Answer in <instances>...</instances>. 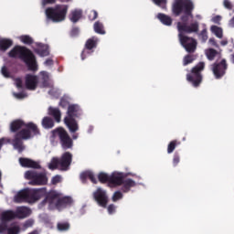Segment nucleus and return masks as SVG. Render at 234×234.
<instances>
[{"mask_svg": "<svg viewBox=\"0 0 234 234\" xmlns=\"http://www.w3.org/2000/svg\"><path fill=\"white\" fill-rule=\"evenodd\" d=\"M30 208L27 207H18L15 212L16 218H27V217H30Z\"/></svg>", "mask_w": 234, "mask_h": 234, "instance_id": "obj_24", "label": "nucleus"}, {"mask_svg": "<svg viewBox=\"0 0 234 234\" xmlns=\"http://www.w3.org/2000/svg\"><path fill=\"white\" fill-rule=\"evenodd\" d=\"M72 164V154L70 152H65L60 158L53 157L48 165L49 169H60V171H69Z\"/></svg>", "mask_w": 234, "mask_h": 234, "instance_id": "obj_4", "label": "nucleus"}, {"mask_svg": "<svg viewBox=\"0 0 234 234\" xmlns=\"http://www.w3.org/2000/svg\"><path fill=\"white\" fill-rule=\"evenodd\" d=\"M8 58L21 59L31 72H37V60L34 52L24 46H15L8 53Z\"/></svg>", "mask_w": 234, "mask_h": 234, "instance_id": "obj_2", "label": "nucleus"}, {"mask_svg": "<svg viewBox=\"0 0 234 234\" xmlns=\"http://www.w3.org/2000/svg\"><path fill=\"white\" fill-rule=\"evenodd\" d=\"M26 125L27 123H25V121L21 119L15 120L10 123V131L11 133H17V131L23 129Z\"/></svg>", "mask_w": 234, "mask_h": 234, "instance_id": "obj_22", "label": "nucleus"}, {"mask_svg": "<svg viewBox=\"0 0 234 234\" xmlns=\"http://www.w3.org/2000/svg\"><path fill=\"white\" fill-rule=\"evenodd\" d=\"M195 10V4L191 0H175L172 5V14L178 17L181 16V22H177V31H178V38L182 45L185 48V50L188 52V54H195L197 51V39L193 37H189L184 34H198V30L200 28V23L197 20H193L191 23H187L189 21V17L193 19V11ZM182 14H184L182 16Z\"/></svg>", "mask_w": 234, "mask_h": 234, "instance_id": "obj_1", "label": "nucleus"}, {"mask_svg": "<svg viewBox=\"0 0 234 234\" xmlns=\"http://www.w3.org/2000/svg\"><path fill=\"white\" fill-rule=\"evenodd\" d=\"M10 144V139H6L5 137L1 138L0 139V150H1V147H3V144Z\"/></svg>", "mask_w": 234, "mask_h": 234, "instance_id": "obj_58", "label": "nucleus"}, {"mask_svg": "<svg viewBox=\"0 0 234 234\" xmlns=\"http://www.w3.org/2000/svg\"><path fill=\"white\" fill-rule=\"evenodd\" d=\"M78 34H80V28L78 27H73L70 31V36L71 37H76V36H78Z\"/></svg>", "mask_w": 234, "mask_h": 234, "instance_id": "obj_54", "label": "nucleus"}, {"mask_svg": "<svg viewBox=\"0 0 234 234\" xmlns=\"http://www.w3.org/2000/svg\"><path fill=\"white\" fill-rule=\"evenodd\" d=\"M25 178L30 180L29 186H47L48 177L45 172H37L36 170H28L25 173Z\"/></svg>", "mask_w": 234, "mask_h": 234, "instance_id": "obj_7", "label": "nucleus"}, {"mask_svg": "<svg viewBox=\"0 0 234 234\" xmlns=\"http://www.w3.org/2000/svg\"><path fill=\"white\" fill-rule=\"evenodd\" d=\"M83 116V110L78 104H70L68 106L66 118H71V120H76V118H81Z\"/></svg>", "mask_w": 234, "mask_h": 234, "instance_id": "obj_12", "label": "nucleus"}, {"mask_svg": "<svg viewBox=\"0 0 234 234\" xmlns=\"http://www.w3.org/2000/svg\"><path fill=\"white\" fill-rule=\"evenodd\" d=\"M48 116L54 118L57 123H59V122H61V111L59 110V108H54L52 106H49L48 109Z\"/></svg>", "mask_w": 234, "mask_h": 234, "instance_id": "obj_20", "label": "nucleus"}, {"mask_svg": "<svg viewBox=\"0 0 234 234\" xmlns=\"http://www.w3.org/2000/svg\"><path fill=\"white\" fill-rule=\"evenodd\" d=\"M93 198L101 207H107V204H109V197H107V192H105V190L98 188L93 193Z\"/></svg>", "mask_w": 234, "mask_h": 234, "instance_id": "obj_11", "label": "nucleus"}, {"mask_svg": "<svg viewBox=\"0 0 234 234\" xmlns=\"http://www.w3.org/2000/svg\"><path fill=\"white\" fill-rule=\"evenodd\" d=\"M39 83V78L37 75L27 74L25 77V85L27 90H36Z\"/></svg>", "mask_w": 234, "mask_h": 234, "instance_id": "obj_13", "label": "nucleus"}, {"mask_svg": "<svg viewBox=\"0 0 234 234\" xmlns=\"http://www.w3.org/2000/svg\"><path fill=\"white\" fill-rule=\"evenodd\" d=\"M72 204V198L70 197H63L59 196L58 201L57 203V209H63V207H67V206H70Z\"/></svg>", "mask_w": 234, "mask_h": 234, "instance_id": "obj_21", "label": "nucleus"}, {"mask_svg": "<svg viewBox=\"0 0 234 234\" xmlns=\"http://www.w3.org/2000/svg\"><path fill=\"white\" fill-rule=\"evenodd\" d=\"M114 211H116V207L113 204H111L108 206V213L110 215H112V213H114Z\"/></svg>", "mask_w": 234, "mask_h": 234, "instance_id": "obj_57", "label": "nucleus"}, {"mask_svg": "<svg viewBox=\"0 0 234 234\" xmlns=\"http://www.w3.org/2000/svg\"><path fill=\"white\" fill-rule=\"evenodd\" d=\"M8 230V225H6V223L2 222L0 224V234L5 233V231Z\"/></svg>", "mask_w": 234, "mask_h": 234, "instance_id": "obj_50", "label": "nucleus"}, {"mask_svg": "<svg viewBox=\"0 0 234 234\" xmlns=\"http://www.w3.org/2000/svg\"><path fill=\"white\" fill-rule=\"evenodd\" d=\"M15 96L17 98V100H23V98H26L27 95L23 92L15 93Z\"/></svg>", "mask_w": 234, "mask_h": 234, "instance_id": "obj_62", "label": "nucleus"}, {"mask_svg": "<svg viewBox=\"0 0 234 234\" xmlns=\"http://www.w3.org/2000/svg\"><path fill=\"white\" fill-rule=\"evenodd\" d=\"M20 41L24 43V45H32L34 43V39L28 35L21 36Z\"/></svg>", "mask_w": 234, "mask_h": 234, "instance_id": "obj_41", "label": "nucleus"}, {"mask_svg": "<svg viewBox=\"0 0 234 234\" xmlns=\"http://www.w3.org/2000/svg\"><path fill=\"white\" fill-rule=\"evenodd\" d=\"M51 134L52 138H58L59 144L64 151L72 149L74 146V141H72V138H70V135H69V133L64 128H56L51 132Z\"/></svg>", "mask_w": 234, "mask_h": 234, "instance_id": "obj_5", "label": "nucleus"}, {"mask_svg": "<svg viewBox=\"0 0 234 234\" xmlns=\"http://www.w3.org/2000/svg\"><path fill=\"white\" fill-rule=\"evenodd\" d=\"M93 28H94V31L96 32V34H101V35L105 34V29L103 27V24L100 21H97L94 23Z\"/></svg>", "mask_w": 234, "mask_h": 234, "instance_id": "obj_35", "label": "nucleus"}, {"mask_svg": "<svg viewBox=\"0 0 234 234\" xmlns=\"http://www.w3.org/2000/svg\"><path fill=\"white\" fill-rule=\"evenodd\" d=\"M123 198V194L120 191H116L113 196H112V201L113 202H118V200Z\"/></svg>", "mask_w": 234, "mask_h": 234, "instance_id": "obj_46", "label": "nucleus"}, {"mask_svg": "<svg viewBox=\"0 0 234 234\" xmlns=\"http://www.w3.org/2000/svg\"><path fill=\"white\" fill-rule=\"evenodd\" d=\"M64 123L65 125H67L68 129L69 130V133H76L80 129V126L78 125V121H76V119L65 117Z\"/></svg>", "mask_w": 234, "mask_h": 234, "instance_id": "obj_18", "label": "nucleus"}, {"mask_svg": "<svg viewBox=\"0 0 234 234\" xmlns=\"http://www.w3.org/2000/svg\"><path fill=\"white\" fill-rule=\"evenodd\" d=\"M157 19H159L163 25H165V27H171L173 25V18L164 13L157 14Z\"/></svg>", "mask_w": 234, "mask_h": 234, "instance_id": "obj_27", "label": "nucleus"}, {"mask_svg": "<svg viewBox=\"0 0 234 234\" xmlns=\"http://www.w3.org/2000/svg\"><path fill=\"white\" fill-rule=\"evenodd\" d=\"M210 30L213 34H215L216 37H218L219 39H222V29L218 26H212L210 27Z\"/></svg>", "mask_w": 234, "mask_h": 234, "instance_id": "obj_40", "label": "nucleus"}, {"mask_svg": "<svg viewBox=\"0 0 234 234\" xmlns=\"http://www.w3.org/2000/svg\"><path fill=\"white\" fill-rule=\"evenodd\" d=\"M199 37L202 41V43H206V41H207V29L204 28L200 33H199Z\"/></svg>", "mask_w": 234, "mask_h": 234, "instance_id": "obj_44", "label": "nucleus"}, {"mask_svg": "<svg viewBox=\"0 0 234 234\" xmlns=\"http://www.w3.org/2000/svg\"><path fill=\"white\" fill-rule=\"evenodd\" d=\"M15 137L20 139V140H30V132L27 129L24 128L22 130H20L19 132H17L15 134Z\"/></svg>", "mask_w": 234, "mask_h": 234, "instance_id": "obj_31", "label": "nucleus"}, {"mask_svg": "<svg viewBox=\"0 0 234 234\" xmlns=\"http://www.w3.org/2000/svg\"><path fill=\"white\" fill-rule=\"evenodd\" d=\"M90 21H95V19H98V12L96 10H92L90 12L89 15Z\"/></svg>", "mask_w": 234, "mask_h": 234, "instance_id": "obj_48", "label": "nucleus"}, {"mask_svg": "<svg viewBox=\"0 0 234 234\" xmlns=\"http://www.w3.org/2000/svg\"><path fill=\"white\" fill-rule=\"evenodd\" d=\"M154 5L160 6L162 10H167V0H152Z\"/></svg>", "mask_w": 234, "mask_h": 234, "instance_id": "obj_42", "label": "nucleus"}, {"mask_svg": "<svg viewBox=\"0 0 234 234\" xmlns=\"http://www.w3.org/2000/svg\"><path fill=\"white\" fill-rule=\"evenodd\" d=\"M204 69H206V63L201 61L191 69L190 73L186 74V80L191 83L192 87H200Z\"/></svg>", "mask_w": 234, "mask_h": 234, "instance_id": "obj_6", "label": "nucleus"}, {"mask_svg": "<svg viewBox=\"0 0 234 234\" xmlns=\"http://www.w3.org/2000/svg\"><path fill=\"white\" fill-rule=\"evenodd\" d=\"M1 74L4 76V78H10V70H8V68H6V66L2 67Z\"/></svg>", "mask_w": 234, "mask_h": 234, "instance_id": "obj_47", "label": "nucleus"}, {"mask_svg": "<svg viewBox=\"0 0 234 234\" xmlns=\"http://www.w3.org/2000/svg\"><path fill=\"white\" fill-rule=\"evenodd\" d=\"M61 194L56 190H50L49 192H46L44 196L45 198L42 201V204H48L49 207H56L58 206V201L59 200V197Z\"/></svg>", "mask_w": 234, "mask_h": 234, "instance_id": "obj_9", "label": "nucleus"}, {"mask_svg": "<svg viewBox=\"0 0 234 234\" xmlns=\"http://www.w3.org/2000/svg\"><path fill=\"white\" fill-rule=\"evenodd\" d=\"M21 233V227L18 225L12 224L9 228L7 227V234H19Z\"/></svg>", "mask_w": 234, "mask_h": 234, "instance_id": "obj_38", "label": "nucleus"}, {"mask_svg": "<svg viewBox=\"0 0 234 234\" xmlns=\"http://www.w3.org/2000/svg\"><path fill=\"white\" fill-rule=\"evenodd\" d=\"M59 106L62 107V109L69 107V101L66 99H61L59 101Z\"/></svg>", "mask_w": 234, "mask_h": 234, "instance_id": "obj_53", "label": "nucleus"}, {"mask_svg": "<svg viewBox=\"0 0 234 234\" xmlns=\"http://www.w3.org/2000/svg\"><path fill=\"white\" fill-rule=\"evenodd\" d=\"M14 218H17L14 210H5L1 214V220L5 224L10 222V220H14Z\"/></svg>", "mask_w": 234, "mask_h": 234, "instance_id": "obj_23", "label": "nucleus"}, {"mask_svg": "<svg viewBox=\"0 0 234 234\" xmlns=\"http://www.w3.org/2000/svg\"><path fill=\"white\" fill-rule=\"evenodd\" d=\"M16 85L17 89H23V80H21V79H16Z\"/></svg>", "mask_w": 234, "mask_h": 234, "instance_id": "obj_60", "label": "nucleus"}, {"mask_svg": "<svg viewBox=\"0 0 234 234\" xmlns=\"http://www.w3.org/2000/svg\"><path fill=\"white\" fill-rule=\"evenodd\" d=\"M178 164H180V154L176 152L174 154V157H173V165H174V167H176L178 165Z\"/></svg>", "mask_w": 234, "mask_h": 234, "instance_id": "obj_45", "label": "nucleus"}, {"mask_svg": "<svg viewBox=\"0 0 234 234\" xmlns=\"http://www.w3.org/2000/svg\"><path fill=\"white\" fill-rule=\"evenodd\" d=\"M14 45V40L10 38H0V52H6Z\"/></svg>", "mask_w": 234, "mask_h": 234, "instance_id": "obj_25", "label": "nucleus"}, {"mask_svg": "<svg viewBox=\"0 0 234 234\" xmlns=\"http://www.w3.org/2000/svg\"><path fill=\"white\" fill-rule=\"evenodd\" d=\"M89 180L92 182V184H98V180L96 179V176H94V174L92 172H90L88 175Z\"/></svg>", "mask_w": 234, "mask_h": 234, "instance_id": "obj_52", "label": "nucleus"}, {"mask_svg": "<svg viewBox=\"0 0 234 234\" xmlns=\"http://www.w3.org/2000/svg\"><path fill=\"white\" fill-rule=\"evenodd\" d=\"M127 175L122 172H114L110 176V184L112 186H122L123 179L126 178Z\"/></svg>", "mask_w": 234, "mask_h": 234, "instance_id": "obj_14", "label": "nucleus"}, {"mask_svg": "<svg viewBox=\"0 0 234 234\" xmlns=\"http://www.w3.org/2000/svg\"><path fill=\"white\" fill-rule=\"evenodd\" d=\"M23 139L16 137L13 139V147L17 149L18 153H23L25 151V146L23 145Z\"/></svg>", "mask_w": 234, "mask_h": 234, "instance_id": "obj_33", "label": "nucleus"}, {"mask_svg": "<svg viewBox=\"0 0 234 234\" xmlns=\"http://www.w3.org/2000/svg\"><path fill=\"white\" fill-rule=\"evenodd\" d=\"M29 191V204H34L37 200H41L47 195V187L42 188H28Z\"/></svg>", "mask_w": 234, "mask_h": 234, "instance_id": "obj_10", "label": "nucleus"}, {"mask_svg": "<svg viewBox=\"0 0 234 234\" xmlns=\"http://www.w3.org/2000/svg\"><path fill=\"white\" fill-rule=\"evenodd\" d=\"M19 164L22 167H31L32 169H41V165L37 162L32 159L20 157Z\"/></svg>", "mask_w": 234, "mask_h": 234, "instance_id": "obj_16", "label": "nucleus"}, {"mask_svg": "<svg viewBox=\"0 0 234 234\" xmlns=\"http://www.w3.org/2000/svg\"><path fill=\"white\" fill-rule=\"evenodd\" d=\"M41 76H42V86L49 87L50 82H48V80H49L48 74L46 71H42Z\"/></svg>", "mask_w": 234, "mask_h": 234, "instance_id": "obj_43", "label": "nucleus"}, {"mask_svg": "<svg viewBox=\"0 0 234 234\" xmlns=\"http://www.w3.org/2000/svg\"><path fill=\"white\" fill-rule=\"evenodd\" d=\"M208 43L212 46L215 47L216 48H219L218 43H217V40L215 38H209Z\"/></svg>", "mask_w": 234, "mask_h": 234, "instance_id": "obj_55", "label": "nucleus"}, {"mask_svg": "<svg viewBox=\"0 0 234 234\" xmlns=\"http://www.w3.org/2000/svg\"><path fill=\"white\" fill-rule=\"evenodd\" d=\"M122 188L121 190L122 193H129L131 191L132 187H136V181L131 179V178H126L125 177L122 179Z\"/></svg>", "mask_w": 234, "mask_h": 234, "instance_id": "obj_19", "label": "nucleus"}, {"mask_svg": "<svg viewBox=\"0 0 234 234\" xmlns=\"http://www.w3.org/2000/svg\"><path fill=\"white\" fill-rule=\"evenodd\" d=\"M213 23L216 25H220V21H222V16H216L212 18Z\"/></svg>", "mask_w": 234, "mask_h": 234, "instance_id": "obj_56", "label": "nucleus"}, {"mask_svg": "<svg viewBox=\"0 0 234 234\" xmlns=\"http://www.w3.org/2000/svg\"><path fill=\"white\" fill-rule=\"evenodd\" d=\"M38 56L41 58H45L50 54V51L48 50V46L45 44H38L37 48L35 50Z\"/></svg>", "mask_w": 234, "mask_h": 234, "instance_id": "obj_26", "label": "nucleus"}, {"mask_svg": "<svg viewBox=\"0 0 234 234\" xmlns=\"http://www.w3.org/2000/svg\"><path fill=\"white\" fill-rule=\"evenodd\" d=\"M99 182L101 184H105L108 182V184H111V176L101 172L98 175Z\"/></svg>", "mask_w": 234, "mask_h": 234, "instance_id": "obj_36", "label": "nucleus"}, {"mask_svg": "<svg viewBox=\"0 0 234 234\" xmlns=\"http://www.w3.org/2000/svg\"><path fill=\"white\" fill-rule=\"evenodd\" d=\"M81 16H83V12L80 9H75L70 12L69 20L71 23H78L81 19Z\"/></svg>", "mask_w": 234, "mask_h": 234, "instance_id": "obj_30", "label": "nucleus"}, {"mask_svg": "<svg viewBox=\"0 0 234 234\" xmlns=\"http://www.w3.org/2000/svg\"><path fill=\"white\" fill-rule=\"evenodd\" d=\"M89 173L90 172H83L80 175V179L82 180V182H85V180H87V178H89Z\"/></svg>", "mask_w": 234, "mask_h": 234, "instance_id": "obj_59", "label": "nucleus"}, {"mask_svg": "<svg viewBox=\"0 0 234 234\" xmlns=\"http://www.w3.org/2000/svg\"><path fill=\"white\" fill-rule=\"evenodd\" d=\"M218 54H220V52L213 48H209L205 50V56L208 61H215V58H217Z\"/></svg>", "mask_w": 234, "mask_h": 234, "instance_id": "obj_28", "label": "nucleus"}, {"mask_svg": "<svg viewBox=\"0 0 234 234\" xmlns=\"http://www.w3.org/2000/svg\"><path fill=\"white\" fill-rule=\"evenodd\" d=\"M223 5L227 10H233V4L229 0H224Z\"/></svg>", "mask_w": 234, "mask_h": 234, "instance_id": "obj_49", "label": "nucleus"}, {"mask_svg": "<svg viewBox=\"0 0 234 234\" xmlns=\"http://www.w3.org/2000/svg\"><path fill=\"white\" fill-rule=\"evenodd\" d=\"M56 3V0H42V5L45 6V5H54Z\"/></svg>", "mask_w": 234, "mask_h": 234, "instance_id": "obj_61", "label": "nucleus"}, {"mask_svg": "<svg viewBox=\"0 0 234 234\" xmlns=\"http://www.w3.org/2000/svg\"><path fill=\"white\" fill-rule=\"evenodd\" d=\"M41 125L44 129H52L55 125L54 119L46 116L42 119Z\"/></svg>", "mask_w": 234, "mask_h": 234, "instance_id": "obj_32", "label": "nucleus"}, {"mask_svg": "<svg viewBox=\"0 0 234 234\" xmlns=\"http://www.w3.org/2000/svg\"><path fill=\"white\" fill-rule=\"evenodd\" d=\"M176 145H180V142L176 140H173L168 144V146H167L168 154H171V153L175 152V149H176Z\"/></svg>", "mask_w": 234, "mask_h": 234, "instance_id": "obj_39", "label": "nucleus"}, {"mask_svg": "<svg viewBox=\"0 0 234 234\" xmlns=\"http://www.w3.org/2000/svg\"><path fill=\"white\" fill-rule=\"evenodd\" d=\"M44 65H47L48 67H50L51 65H54V60L52 58H48L45 62Z\"/></svg>", "mask_w": 234, "mask_h": 234, "instance_id": "obj_63", "label": "nucleus"}, {"mask_svg": "<svg viewBox=\"0 0 234 234\" xmlns=\"http://www.w3.org/2000/svg\"><path fill=\"white\" fill-rule=\"evenodd\" d=\"M26 128L29 132L30 137L32 136H37L39 134V128H37V124L34 122H27L26 123Z\"/></svg>", "mask_w": 234, "mask_h": 234, "instance_id": "obj_29", "label": "nucleus"}, {"mask_svg": "<svg viewBox=\"0 0 234 234\" xmlns=\"http://www.w3.org/2000/svg\"><path fill=\"white\" fill-rule=\"evenodd\" d=\"M68 12L69 5H56L54 7L46 9V16L48 19H50L53 23H61V21H65Z\"/></svg>", "mask_w": 234, "mask_h": 234, "instance_id": "obj_3", "label": "nucleus"}, {"mask_svg": "<svg viewBox=\"0 0 234 234\" xmlns=\"http://www.w3.org/2000/svg\"><path fill=\"white\" fill-rule=\"evenodd\" d=\"M15 202H17L18 204H21V202H28L30 204V196L28 188L19 191L15 196Z\"/></svg>", "mask_w": 234, "mask_h": 234, "instance_id": "obj_17", "label": "nucleus"}, {"mask_svg": "<svg viewBox=\"0 0 234 234\" xmlns=\"http://www.w3.org/2000/svg\"><path fill=\"white\" fill-rule=\"evenodd\" d=\"M30 226H32V222H30V221H26L24 223V228H30Z\"/></svg>", "mask_w": 234, "mask_h": 234, "instance_id": "obj_64", "label": "nucleus"}, {"mask_svg": "<svg viewBox=\"0 0 234 234\" xmlns=\"http://www.w3.org/2000/svg\"><path fill=\"white\" fill-rule=\"evenodd\" d=\"M96 47H98V41L94 40V38H89L85 43V48L81 52V59H85L87 54H90L88 50H92V48H96Z\"/></svg>", "mask_w": 234, "mask_h": 234, "instance_id": "obj_15", "label": "nucleus"}, {"mask_svg": "<svg viewBox=\"0 0 234 234\" xmlns=\"http://www.w3.org/2000/svg\"><path fill=\"white\" fill-rule=\"evenodd\" d=\"M59 182H61V176H55L51 179V183L53 184V186H56L57 184H59Z\"/></svg>", "mask_w": 234, "mask_h": 234, "instance_id": "obj_51", "label": "nucleus"}, {"mask_svg": "<svg viewBox=\"0 0 234 234\" xmlns=\"http://www.w3.org/2000/svg\"><path fill=\"white\" fill-rule=\"evenodd\" d=\"M57 229L58 231H69V229H70V223H69V222H58L57 224Z\"/></svg>", "mask_w": 234, "mask_h": 234, "instance_id": "obj_37", "label": "nucleus"}, {"mask_svg": "<svg viewBox=\"0 0 234 234\" xmlns=\"http://www.w3.org/2000/svg\"><path fill=\"white\" fill-rule=\"evenodd\" d=\"M210 70L213 72L216 80H222L228 71V60L226 58H222L219 62L217 60L210 65Z\"/></svg>", "mask_w": 234, "mask_h": 234, "instance_id": "obj_8", "label": "nucleus"}, {"mask_svg": "<svg viewBox=\"0 0 234 234\" xmlns=\"http://www.w3.org/2000/svg\"><path fill=\"white\" fill-rule=\"evenodd\" d=\"M195 59H197V57L195 55L193 54L186 55L183 58V66L187 67V65H191V63H193Z\"/></svg>", "mask_w": 234, "mask_h": 234, "instance_id": "obj_34", "label": "nucleus"}]
</instances>
